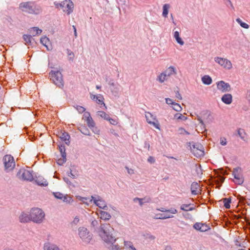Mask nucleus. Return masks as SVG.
Listing matches in <instances>:
<instances>
[{
  "instance_id": "1",
  "label": "nucleus",
  "mask_w": 250,
  "mask_h": 250,
  "mask_svg": "<svg viewBox=\"0 0 250 250\" xmlns=\"http://www.w3.org/2000/svg\"><path fill=\"white\" fill-rule=\"evenodd\" d=\"M19 8L22 12L31 14L37 15L40 14L42 11L41 7L40 5L31 1L21 3L19 5Z\"/></svg>"
},
{
  "instance_id": "2",
  "label": "nucleus",
  "mask_w": 250,
  "mask_h": 250,
  "mask_svg": "<svg viewBox=\"0 0 250 250\" xmlns=\"http://www.w3.org/2000/svg\"><path fill=\"white\" fill-rule=\"evenodd\" d=\"M101 236L102 239L106 243H113L116 239L112 236V232L113 231L109 224H103L101 226Z\"/></svg>"
},
{
  "instance_id": "3",
  "label": "nucleus",
  "mask_w": 250,
  "mask_h": 250,
  "mask_svg": "<svg viewBox=\"0 0 250 250\" xmlns=\"http://www.w3.org/2000/svg\"><path fill=\"white\" fill-rule=\"evenodd\" d=\"M54 4L56 8L59 10L62 9L67 15H69L73 11L74 4L71 0H64L61 2L55 1Z\"/></svg>"
},
{
  "instance_id": "4",
  "label": "nucleus",
  "mask_w": 250,
  "mask_h": 250,
  "mask_svg": "<svg viewBox=\"0 0 250 250\" xmlns=\"http://www.w3.org/2000/svg\"><path fill=\"white\" fill-rule=\"evenodd\" d=\"M31 221L36 223H41L44 219V212L39 208H32L30 212Z\"/></svg>"
},
{
  "instance_id": "5",
  "label": "nucleus",
  "mask_w": 250,
  "mask_h": 250,
  "mask_svg": "<svg viewBox=\"0 0 250 250\" xmlns=\"http://www.w3.org/2000/svg\"><path fill=\"white\" fill-rule=\"evenodd\" d=\"M50 79L54 83L59 87H62L63 86V81L61 73L59 71H51L50 73Z\"/></svg>"
},
{
  "instance_id": "6",
  "label": "nucleus",
  "mask_w": 250,
  "mask_h": 250,
  "mask_svg": "<svg viewBox=\"0 0 250 250\" xmlns=\"http://www.w3.org/2000/svg\"><path fill=\"white\" fill-rule=\"evenodd\" d=\"M145 117L148 124L153 125L156 129L160 130V124L155 115L149 112H146Z\"/></svg>"
},
{
  "instance_id": "7",
  "label": "nucleus",
  "mask_w": 250,
  "mask_h": 250,
  "mask_svg": "<svg viewBox=\"0 0 250 250\" xmlns=\"http://www.w3.org/2000/svg\"><path fill=\"white\" fill-rule=\"evenodd\" d=\"M18 177L21 180L31 181L33 180L32 173L29 170L20 169L17 173Z\"/></svg>"
},
{
  "instance_id": "8",
  "label": "nucleus",
  "mask_w": 250,
  "mask_h": 250,
  "mask_svg": "<svg viewBox=\"0 0 250 250\" xmlns=\"http://www.w3.org/2000/svg\"><path fill=\"white\" fill-rule=\"evenodd\" d=\"M214 61L225 69L229 70L232 68L231 62L226 58L216 57Z\"/></svg>"
},
{
  "instance_id": "9",
  "label": "nucleus",
  "mask_w": 250,
  "mask_h": 250,
  "mask_svg": "<svg viewBox=\"0 0 250 250\" xmlns=\"http://www.w3.org/2000/svg\"><path fill=\"white\" fill-rule=\"evenodd\" d=\"M191 151L196 157H200L204 155L203 146L200 144H194L190 146Z\"/></svg>"
},
{
  "instance_id": "10",
  "label": "nucleus",
  "mask_w": 250,
  "mask_h": 250,
  "mask_svg": "<svg viewBox=\"0 0 250 250\" xmlns=\"http://www.w3.org/2000/svg\"><path fill=\"white\" fill-rule=\"evenodd\" d=\"M5 168L7 170H12L15 166L13 157L10 155H6L3 158Z\"/></svg>"
},
{
  "instance_id": "11",
  "label": "nucleus",
  "mask_w": 250,
  "mask_h": 250,
  "mask_svg": "<svg viewBox=\"0 0 250 250\" xmlns=\"http://www.w3.org/2000/svg\"><path fill=\"white\" fill-rule=\"evenodd\" d=\"M79 235L83 241L86 243H89L92 238L87 229L84 227L79 228Z\"/></svg>"
},
{
  "instance_id": "12",
  "label": "nucleus",
  "mask_w": 250,
  "mask_h": 250,
  "mask_svg": "<svg viewBox=\"0 0 250 250\" xmlns=\"http://www.w3.org/2000/svg\"><path fill=\"white\" fill-rule=\"evenodd\" d=\"M232 175L235 179L234 182L238 185H241L244 182V179L241 174V169L238 167L234 168Z\"/></svg>"
},
{
  "instance_id": "13",
  "label": "nucleus",
  "mask_w": 250,
  "mask_h": 250,
  "mask_svg": "<svg viewBox=\"0 0 250 250\" xmlns=\"http://www.w3.org/2000/svg\"><path fill=\"white\" fill-rule=\"evenodd\" d=\"M217 89L222 93L229 92L230 90V85L229 83L223 81H220L216 83Z\"/></svg>"
},
{
  "instance_id": "14",
  "label": "nucleus",
  "mask_w": 250,
  "mask_h": 250,
  "mask_svg": "<svg viewBox=\"0 0 250 250\" xmlns=\"http://www.w3.org/2000/svg\"><path fill=\"white\" fill-rule=\"evenodd\" d=\"M90 202L92 201L97 206L100 208L105 209L106 208V203L103 200L100 196H98L97 198H95L93 196H91V199L89 200Z\"/></svg>"
},
{
  "instance_id": "15",
  "label": "nucleus",
  "mask_w": 250,
  "mask_h": 250,
  "mask_svg": "<svg viewBox=\"0 0 250 250\" xmlns=\"http://www.w3.org/2000/svg\"><path fill=\"white\" fill-rule=\"evenodd\" d=\"M193 228L201 232H205L210 229V228L208 225L201 223H196L194 225Z\"/></svg>"
},
{
  "instance_id": "16",
  "label": "nucleus",
  "mask_w": 250,
  "mask_h": 250,
  "mask_svg": "<svg viewBox=\"0 0 250 250\" xmlns=\"http://www.w3.org/2000/svg\"><path fill=\"white\" fill-rule=\"evenodd\" d=\"M43 250H61L57 245L50 242L44 243Z\"/></svg>"
},
{
  "instance_id": "17",
  "label": "nucleus",
  "mask_w": 250,
  "mask_h": 250,
  "mask_svg": "<svg viewBox=\"0 0 250 250\" xmlns=\"http://www.w3.org/2000/svg\"><path fill=\"white\" fill-rule=\"evenodd\" d=\"M172 214L170 213H158L153 217V218L155 219H167L173 218L174 216Z\"/></svg>"
},
{
  "instance_id": "18",
  "label": "nucleus",
  "mask_w": 250,
  "mask_h": 250,
  "mask_svg": "<svg viewBox=\"0 0 250 250\" xmlns=\"http://www.w3.org/2000/svg\"><path fill=\"white\" fill-rule=\"evenodd\" d=\"M90 98L92 100L96 101L97 103L98 104H103L104 106L105 107V108L106 109L107 107L105 105V104L104 102V97L103 96L99 95H91Z\"/></svg>"
},
{
  "instance_id": "19",
  "label": "nucleus",
  "mask_w": 250,
  "mask_h": 250,
  "mask_svg": "<svg viewBox=\"0 0 250 250\" xmlns=\"http://www.w3.org/2000/svg\"><path fill=\"white\" fill-rule=\"evenodd\" d=\"M221 100L224 103L229 104L232 102V96L230 94H225L222 97Z\"/></svg>"
},
{
  "instance_id": "20",
  "label": "nucleus",
  "mask_w": 250,
  "mask_h": 250,
  "mask_svg": "<svg viewBox=\"0 0 250 250\" xmlns=\"http://www.w3.org/2000/svg\"><path fill=\"white\" fill-rule=\"evenodd\" d=\"M19 219L21 223H27L31 221V216L30 214L23 212L19 217Z\"/></svg>"
},
{
  "instance_id": "21",
  "label": "nucleus",
  "mask_w": 250,
  "mask_h": 250,
  "mask_svg": "<svg viewBox=\"0 0 250 250\" xmlns=\"http://www.w3.org/2000/svg\"><path fill=\"white\" fill-rule=\"evenodd\" d=\"M200 186L197 182H193L191 185V191L192 194L197 195L199 192Z\"/></svg>"
},
{
  "instance_id": "22",
  "label": "nucleus",
  "mask_w": 250,
  "mask_h": 250,
  "mask_svg": "<svg viewBox=\"0 0 250 250\" xmlns=\"http://www.w3.org/2000/svg\"><path fill=\"white\" fill-rule=\"evenodd\" d=\"M36 183L39 186H46L48 182L42 176H38L35 180Z\"/></svg>"
},
{
  "instance_id": "23",
  "label": "nucleus",
  "mask_w": 250,
  "mask_h": 250,
  "mask_svg": "<svg viewBox=\"0 0 250 250\" xmlns=\"http://www.w3.org/2000/svg\"><path fill=\"white\" fill-rule=\"evenodd\" d=\"M167 77H170L173 75H176L177 74L176 69L172 66H169L165 72Z\"/></svg>"
},
{
  "instance_id": "24",
  "label": "nucleus",
  "mask_w": 250,
  "mask_h": 250,
  "mask_svg": "<svg viewBox=\"0 0 250 250\" xmlns=\"http://www.w3.org/2000/svg\"><path fill=\"white\" fill-rule=\"evenodd\" d=\"M29 32L33 36L40 35L42 33V30L38 27H32L29 29Z\"/></svg>"
},
{
  "instance_id": "25",
  "label": "nucleus",
  "mask_w": 250,
  "mask_h": 250,
  "mask_svg": "<svg viewBox=\"0 0 250 250\" xmlns=\"http://www.w3.org/2000/svg\"><path fill=\"white\" fill-rule=\"evenodd\" d=\"M158 210L160 211L161 212H163L165 213H170L171 214H176L178 212V211L176 209L174 208H171L169 209H166L164 208H160L157 209Z\"/></svg>"
},
{
  "instance_id": "26",
  "label": "nucleus",
  "mask_w": 250,
  "mask_h": 250,
  "mask_svg": "<svg viewBox=\"0 0 250 250\" xmlns=\"http://www.w3.org/2000/svg\"><path fill=\"white\" fill-rule=\"evenodd\" d=\"M173 37L175 39L177 43H178L181 45H183L184 44V42L182 40V39L180 37V34L178 31H175L174 32Z\"/></svg>"
},
{
  "instance_id": "27",
  "label": "nucleus",
  "mask_w": 250,
  "mask_h": 250,
  "mask_svg": "<svg viewBox=\"0 0 250 250\" xmlns=\"http://www.w3.org/2000/svg\"><path fill=\"white\" fill-rule=\"evenodd\" d=\"M101 219L104 220H109L111 217L110 214L104 211H100L99 212Z\"/></svg>"
},
{
  "instance_id": "28",
  "label": "nucleus",
  "mask_w": 250,
  "mask_h": 250,
  "mask_svg": "<svg viewBox=\"0 0 250 250\" xmlns=\"http://www.w3.org/2000/svg\"><path fill=\"white\" fill-rule=\"evenodd\" d=\"M191 204H183L181 206L180 208L181 210L188 211H192L195 209V208L193 207H190Z\"/></svg>"
},
{
  "instance_id": "29",
  "label": "nucleus",
  "mask_w": 250,
  "mask_h": 250,
  "mask_svg": "<svg viewBox=\"0 0 250 250\" xmlns=\"http://www.w3.org/2000/svg\"><path fill=\"white\" fill-rule=\"evenodd\" d=\"M202 81L205 84L209 85L212 83V79L208 75H205L202 78Z\"/></svg>"
},
{
  "instance_id": "30",
  "label": "nucleus",
  "mask_w": 250,
  "mask_h": 250,
  "mask_svg": "<svg viewBox=\"0 0 250 250\" xmlns=\"http://www.w3.org/2000/svg\"><path fill=\"white\" fill-rule=\"evenodd\" d=\"M167 77H168L167 76L166 73L163 72L159 75L157 77V80L160 83H163L167 80Z\"/></svg>"
},
{
  "instance_id": "31",
  "label": "nucleus",
  "mask_w": 250,
  "mask_h": 250,
  "mask_svg": "<svg viewBox=\"0 0 250 250\" xmlns=\"http://www.w3.org/2000/svg\"><path fill=\"white\" fill-rule=\"evenodd\" d=\"M170 8V5L169 4H165L163 6V13L162 15L164 17L167 18V15L168 13V10Z\"/></svg>"
},
{
  "instance_id": "32",
  "label": "nucleus",
  "mask_w": 250,
  "mask_h": 250,
  "mask_svg": "<svg viewBox=\"0 0 250 250\" xmlns=\"http://www.w3.org/2000/svg\"><path fill=\"white\" fill-rule=\"evenodd\" d=\"M79 130L83 134L85 135H90V131L85 126H81L78 128Z\"/></svg>"
},
{
  "instance_id": "33",
  "label": "nucleus",
  "mask_w": 250,
  "mask_h": 250,
  "mask_svg": "<svg viewBox=\"0 0 250 250\" xmlns=\"http://www.w3.org/2000/svg\"><path fill=\"white\" fill-rule=\"evenodd\" d=\"M41 43L45 46L48 49V45L50 44V41L46 37L41 38L40 40Z\"/></svg>"
},
{
  "instance_id": "34",
  "label": "nucleus",
  "mask_w": 250,
  "mask_h": 250,
  "mask_svg": "<svg viewBox=\"0 0 250 250\" xmlns=\"http://www.w3.org/2000/svg\"><path fill=\"white\" fill-rule=\"evenodd\" d=\"M138 200L139 202L140 206H142L144 202L148 203L151 201V199L149 197H145L144 198H136L134 199V201Z\"/></svg>"
},
{
  "instance_id": "35",
  "label": "nucleus",
  "mask_w": 250,
  "mask_h": 250,
  "mask_svg": "<svg viewBox=\"0 0 250 250\" xmlns=\"http://www.w3.org/2000/svg\"><path fill=\"white\" fill-rule=\"evenodd\" d=\"M24 41L25 42V44L27 45L30 44L32 40V38L31 35H24L23 36Z\"/></svg>"
},
{
  "instance_id": "36",
  "label": "nucleus",
  "mask_w": 250,
  "mask_h": 250,
  "mask_svg": "<svg viewBox=\"0 0 250 250\" xmlns=\"http://www.w3.org/2000/svg\"><path fill=\"white\" fill-rule=\"evenodd\" d=\"M174 119L177 120L186 121L188 119L187 117L183 115L181 113H176L174 115Z\"/></svg>"
},
{
  "instance_id": "37",
  "label": "nucleus",
  "mask_w": 250,
  "mask_h": 250,
  "mask_svg": "<svg viewBox=\"0 0 250 250\" xmlns=\"http://www.w3.org/2000/svg\"><path fill=\"white\" fill-rule=\"evenodd\" d=\"M60 138L64 141H69V139L70 138V136L69 135V134L65 132H62L61 134V136H60Z\"/></svg>"
},
{
  "instance_id": "38",
  "label": "nucleus",
  "mask_w": 250,
  "mask_h": 250,
  "mask_svg": "<svg viewBox=\"0 0 250 250\" xmlns=\"http://www.w3.org/2000/svg\"><path fill=\"white\" fill-rule=\"evenodd\" d=\"M236 21L240 25V26L245 29H248L249 27V25L245 23L242 21L240 18H237L236 20Z\"/></svg>"
},
{
  "instance_id": "39",
  "label": "nucleus",
  "mask_w": 250,
  "mask_h": 250,
  "mask_svg": "<svg viewBox=\"0 0 250 250\" xmlns=\"http://www.w3.org/2000/svg\"><path fill=\"white\" fill-rule=\"evenodd\" d=\"M97 115L98 116H100V117L104 119V120H107V119H108L109 115H107L105 112L103 111H99L97 112Z\"/></svg>"
},
{
  "instance_id": "40",
  "label": "nucleus",
  "mask_w": 250,
  "mask_h": 250,
  "mask_svg": "<svg viewBox=\"0 0 250 250\" xmlns=\"http://www.w3.org/2000/svg\"><path fill=\"white\" fill-rule=\"evenodd\" d=\"M87 125L90 128H92V127H94V126L95 125V124L92 118L91 117L90 118L88 119V120H86Z\"/></svg>"
},
{
  "instance_id": "41",
  "label": "nucleus",
  "mask_w": 250,
  "mask_h": 250,
  "mask_svg": "<svg viewBox=\"0 0 250 250\" xmlns=\"http://www.w3.org/2000/svg\"><path fill=\"white\" fill-rule=\"evenodd\" d=\"M239 137L243 140H244L246 137V133L244 129L239 128L237 130Z\"/></svg>"
},
{
  "instance_id": "42",
  "label": "nucleus",
  "mask_w": 250,
  "mask_h": 250,
  "mask_svg": "<svg viewBox=\"0 0 250 250\" xmlns=\"http://www.w3.org/2000/svg\"><path fill=\"white\" fill-rule=\"evenodd\" d=\"M230 202H231V200L230 199H228V198H224L223 199V202H224V207L226 208H229L230 207Z\"/></svg>"
},
{
  "instance_id": "43",
  "label": "nucleus",
  "mask_w": 250,
  "mask_h": 250,
  "mask_svg": "<svg viewBox=\"0 0 250 250\" xmlns=\"http://www.w3.org/2000/svg\"><path fill=\"white\" fill-rule=\"evenodd\" d=\"M173 105V109L176 111H181L182 110V107L179 104L174 103Z\"/></svg>"
},
{
  "instance_id": "44",
  "label": "nucleus",
  "mask_w": 250,
  "mask_h": 250,
  "mask_svg": "<svg viewBox=\"0 0 250 250\" xmlns=\"http://www.w3.org/2000/svg\"><path fill=\"white\" fill-rule=\"evenodd\" d=\"M62 159H59L58 160L57 163L60 165H62V164H63L64 162H66V153H63L62 154Z\"/></svg>"
},
{
  "instance_id": "45",
  "label": "nucleus",
  "mask_w": 250,
  "mask_h": 250,
  "mask_svg": "<svg viewBox=\"0 0 250 250\" xmlns=\"http://www.w3.org/2000/svg\"><path fill=\"white\" fill-rule=\"evenodd\" d=\"M124 245L126 248L129 249L133 245V243L129 241H124Z\"/></svg>"
},
{
  "instance_id": "46",
  "label": "nucleus",
  "mask_w": 250,
  "mask_h": 250,
  "mask_svg": "<svg viewBox=\"0 0 250 250\" xmlns=\"http://www.w3.org/2000/svg\"><path fill=\"white\" fill-rule=\"evenodd\" d=\"M76 108L77 110L80 113H82L84 112L85 110V108H84L83 106H80V105H77V107H76Z\"/></svg>"
},
{
  "instance_id": "47",
  "label": "nucleus",
  "mask_w": 250,
  "mask_h": 250,
  "mask_svg": "<svg viewBox=\"0 0 250 250\" xmlns=\"http://www.w3.org/2000/svg\"><path fill=\"white\" fill-rule=\"evenodd\" d=\"M91 117L90 116V113L88 112H85L83 114V119L85 120H88V119L90 118Z\"/></svg>"
},
{
  "instance_id": "48",
  "label": "nucleus",
  "mask_w": 250,
  "mask_h": 250,
  "mask_svg": "<svg viewBox=\"0 0 250 250\" xmlns=\"http://www.w3.org/2000/svg\"><path fill=\"white\" fill-rule=\"evenodd\" d=\"M55 197L58 199H62L63 198V195L60 192L54 193Z\"/></svg>"
},
{
  "instance_id": "49",
  "label": "nucleus",
  "mask_w": 250,
  "mask_h": 250,
  "mask_svg": "<svg viewBox=\"0 0 250 250\" xmlns=\"http://www.w3.org/2000/svg\"><path fill=\"white\" fill-rule=\"evenodd\" d=\"M106 120L108 121L111 124L113 125H116L118 123V122L116 120L110 118L109 116L108 117V119H107Z\"/></svg>"
},
{
  "instance_id": "50",
  "label": "nucleus",
  "mask_w": 250,
  "mask_h": 250,
  "mask_svg": "<svg viewBox=\"0 0 250 250\" xmlns=\"http://www.w3.org/2000/svg\"><path fill=\"white\" fill-rule=\"evenodd\" d=\"M78 199L79 200L82 201L83 203H85L87 205H88L89 204L87 202L88 198L86 197H82L81 196H79Z\"/></svg>"
},
{
  "instance_id": "51",
  "label": "nucleus",
  "mask_w": 250,
  "mask_h": 250,
  "mask_svg": "<svg viewBox=\"0 0 250 250\" xmlns=\"http://www.w3.org/2000/svg\"><path fill=\"white\" fill-rule=\"evenodd\" d=\"M179 130L180 131V133L181 134H187V135H189V133L187 131H186L184 128H180L179 129Z\"/></svg>"
},
{
  "instance_id": "52",
  "label": "nucleus",
  "mask_w": 250,
  "mask_h": 250,
  "mask_svg": "<svg viewBox=\"0 0 250 250\" xmlns=\"http://www.w3.org/2000/svg\"><path fill=\"white\" fill-rule=\"evenodd\" d=\"M91 129L95 134H99L100 130L96 126H95V125L94 126V127H92V128Z\"/></svg>"
},
{
  "instance_id": "53",
  "label": "nucleus",
  "mask_w": 250,
  "mask_h": 250,
  "mask_svg": "<svg viewBox=\"0 0 250 250\" xmlns=\"http://www.w3.org/2000/svg\"><path fill=\"white\" fill-rule=\"evenodd\" d=\"M166 102L168 104H172V105L175 103V102H173L172 99L168 98H166Z\"/></svg>"
},
{
  "instance_id": "54",
  "label": "nucleus",
  "mask_w": 250,
  "mask_h": 250,
  "mask_svg": "<svg viewBox=\"0 0 250 250\" xmlns=\"http://www.w3.org/2000/svg\"><path fill=\"white\" fill-rule=\"evenodd\" d=\"M246 99L248 100L249 104H250V89L247 91Z\"/></svg>"
},
{
  "instance_id": "55",
  "label": "nucleus",
  "mask_w": 250,
  "mask_h": 250,
  "mask_svg": "<svg viewBox=\"0 0 250 250\" xmlns=\"http://www.w3.org/2000/svg\"><path fill=\"white\" fill-rule=\"evenodd\" d=\"M227 140H226V139L225 138H221V140H220V144L222 145V146H225L227 145Z\"/></svg>"
},
{
  "instance_id": "56",
  "label": "nucleus",
  "mask_w": 250,
  "mask_h": 250,
  "mask_svg": "<svg viewBox=\"0 0 250 250\" xmlns=\"http://www.w3.org/2000/svg\"><path fill=\"white\" fill-rule=\"evenodd\" d=\"M147 161L148 162H149L150 163H154L155 162V159H154V158L152 156H149L148 158V159H147Z\"/></svg>"
},
{
  "instance_id": "57",
  "label": "nucleus",
  "mask_w": 250,
  "mask_h": 250,
  "mask_svg": "<svg viewBox=\"0 0 250 250\" xmlns=\"http://www.w3.org/2000/svg\"><path fill=\"white\" fill-rule=\"evenodd\" d=\"M79 222V218L77 217H76L74 219V220L72 222L73 224H75V225H76L78 223V222Z\"/></svg>"
},
{
  "instance_id": "58",
  "label": "nucleus",
  "mask_w": 250,
  "mask_h": 250,
  "mask_svg": "<svg viewBox=\"0 0 250 250\" xmlns=\"http://www.w3.org/2000/svg\"><path fill=\"white\" fill-rule=\"evenodd\" d=\"M176 98H177L178 99H179L180 100L182 99V97L178 91H177L176 92Z\"/></svg>"
},
{
  "instance_id": "59",
  "label": "nucleus",
  "mask_w": 250,
  "mask_h": 250,
  "mask_svg": "<svg viewBox=\"0 0 250 250\" xmlns=\"http://www.w3.org/2000/svg\"><path fill=\"white\" fill-rule=\"evenodd\" d=\"M113 250H121L118 245L112 246Z\"/></svg>"
},
{
  "instance_id": "60",
  "label": "nucleus",
  "mask_w": 250,
  "mask_h": 250,
  "mask_svg": "<svg viewBox=\"0 0 250 250\" xmlns=\"http://www.w3.org/2000/svg\"><path fill=\"white\" fill-rule=\"evenodd\" d=\"M68 175L69 176V177H72V178H76V176L75 175H74L72 172V171L71 170L70 171V172L68 173Z\"/></svg>"
},
{
  "instance_id": "61",
  "label": "nucleus",
  "mask_w": 250,
  "mask_h": 250,
  "mask_svg": "<svg viewBox=\"0 0 250 250\" xmlns=\"http://www.w3.org/2000/svg\"><path fill=\"white\" fill-rule=\"evenodd\" d=\"M126 168L127 169L128 173L129 174L134 173V170L132 169H129L127 167H126Z\"/></svg>"
},
{
  "instance_id": "62",
  "label": "nucleus",
  "mask_w": 250,
  "mask_h": 250,
  "mask_svg": "<svg viewBox=\"0 0 250 250\" xmlns=\"http://www.w3.org/2000/svg\"><path fill=\"white\" fill-rule=\"evenodd\" d=\"M197 120L199 121V122H200V123L202 125H204V123H203V120L201 119V118L200 117H198Z\"/></svg>"
},
{
  "instance_id": "63",
  "label": "nucleus",
  "mask_w": 250,
  "mask_h": 250,
  "mask_svg": "<svg viewBox=\"0 0 250 250\" xmlns=\"http://www.w3.org/2000/svg\"><path fill=\"white\" fill-rule=\"evenodd\" d=\"M60 151L62 153V155L63 153H65V150H64V147H62V146L60 147Z\"/></svg>"
},
{
  "instance_id": "64",
  "label": "nucleus",
  "mask_w": 250,
  "mask_h": 250,
  "mask_svg": "<svg viewBox=\"0 0 250 250\" xmlns=\"http://www.w3.org/2000/svg\"><path fill=\"white\" fill-rule=\"evenodd\" d=\"M129 249H131V250H137L132 245L131 247L129 248Z\"/></svg>"
}]
</instances>
